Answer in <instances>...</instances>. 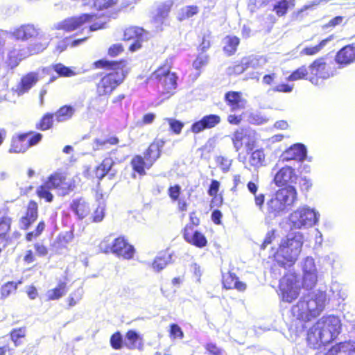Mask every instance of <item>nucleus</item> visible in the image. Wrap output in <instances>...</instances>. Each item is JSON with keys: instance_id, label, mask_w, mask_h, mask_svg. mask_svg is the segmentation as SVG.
Segmentation results:
<instances>
[{"instance_id": "473e14b6", "label": "nucleus", "mask_w": 355, "mask_h": 355, "mask_svg": "<svg viewBox=\"0 0 355 355\" xmlns=\"http://www.w3.org/2000/svg\"><path fill=\"white\" fill-rule=\"evenodd\" d=\"M67 292V284L64 282H60L55 288L46 291V297L49 301L57 300L65 295Z\"/></svg>"}, {"instance_id": "5fc2aeb1", "label": "nucleus", "mask_w": 355, "mask_h": 355, "mask_svg": "<svg viewBox=\"0 0 355 355\" xmlns=\"http://www.w3.org/2000/svg\"><path fill=\"white\" fill-rule=\"evenodd\" d=\"M288 8V2L286 0H282L274 6V10L279 17L284 15Z\"/></svg>"}, {"instance_id": "aec40b11", "label": "nucleus", "mask_w": 355, "mask_h": 355, "mask_svg": "<svg viewBox=\"0 0 355 355\" xmlns=\"http://www.w3.org/2000/svg\"><path fill=\"white\" fill-rule=\"evenodd\" d=\"M184 238L188 242L198 248L205 247L207 245L205 236L198 231L193 232L191 225H187L184 231Z\"/></svg>"}, {"instance_id": "6e6d98bb", "label": "nucleus", "mask_w": 355, "mask_h": 355, "mask_svg": "<svg viewBox=\"0 0 355 355\" xmlns=\"http://www.w3.org/2000/svg\"><path fill=\"white\" fill-rule=\"evenodd\" d=\"M110 345L112 348L119 349L123 346V337L120 332H116L110 338Z\"/></svg>"}, {"instance_id": "79ce46f5", "label": "nucleus", "mask_w": 355, "mask_h": 355, "mask_svg": "<svg viewBox=\"0 0 355 355\" xmlns=\"http://www.w3.org/2000/svg\"><path fill=\"white\" fill-rule=\"evenodd\" d=\"M199 10L196 6H189L180 9L178 18L180 21L190 18L198 12Z\"/></svg>"}, {"instance_id": "412c9836", "label": "nucleus", "mask_w": 355, "mask_h": 355, "mask_svg": "<svg viewBox=\"0 0 355 355\" xmlns=\"http://www.w3.org/2000/svg\"><path fill=\"white\" fill-rule=\"evenodd\" d=\"M172 6L173 2L171 1L161 3L157 6L153 16V20L157 27L164 24L168 16Z\"/></svg>"}, {"instance_id": "a18cd8bd", "label": "nucleus", "mask_w": 355, "mask_h": 355, "mask_svg": "<svg viewBox=\"0 0 355 355\" xmlns=\"http://www.w3.org/2000/svg\"><path fill=\"white\" fill-rule=\"evenodd\" d=\"M50 189H52L49 187H47L44 183L43 185L40 186L37 189V194L40 198H44L46 202H51L53 198V196L49 191Z\"/></svg>"}, {"instance_id": "bb28decb", "label": "nucleus", "mask_w": 355, "mask_h": 355, "mask_svg": "<svg viewBox=\"0 0 355 355\" xmlns=\"http://www.w3.org/2000/svg\"><path fill=\"white\" fill-rule=\"evenodd\" d=\"M71 208L80 219L87 216L91 211L89 203L83 198L73 200Z\"/></svg>"}, {"instance_id": "603ef678", "label": "nucleus", "mask_w": 355, "mask_h": 355, "mask_svg": "<svg viewBox=\"0 0 355 355\" xmlns=\"http://www.w3.org/2000/svg\"><path fill=\"white\" fill-rule=\"evenodd\" d=\"M308 74V70L305 66H302L294 71L288 77V80L295 81L305 78Z\"/></svg>"}, {"instance_id": "680f3d73", "label": "nucleus", "mask_w": 355, "mask_h": 355, "mask_svg": "<svg viewBox=\"0 0 355 355\" xmlns=\"http://www.w3.org/2000/svg\"><path fill=\"white\" fill-rule=\"evenodd\" d=\"M10 218L7 216L0 218V237L4 236L10 230Z\"/></svg>"}, {"instance_id": "09e8293b", "label": "nucleus", "mask_w": 355, "mask_h": 355, "mask_svg": "<svg viewBox=\"0 0 355 355\" xmlns=\"http://www.w3.org/2000/svg\"><path fill=\"white\" fill-rule=\"evenodd\" d=\"M238 277L234 273L228 272L223 275V284L225 288L232 289Z\"/></svg>"}, {"instance_id": "338daca9", "label": "nucleus", "mask_w": 355, "mask_h": 355, "mask_svg": "<svg viewBox=\"0 0 355 355\" xmlns=\"http://www.w3.org/2000/svg\"><path fill=\"white\" fill-rule=\"evenodd\" d=\"M171 336L175 338H180L182 339L184 337L183 331L181 328L176 324H172L171 325L170 330Z\"/></svg>"}, {"instance_id": "ea45409f", "label": "nucleus", "mask_w": 355, "mask_h": 355, "mask_svg": "<svg viewBox=\"0 0 355 355\" xmlns=\"http://www.w3.org/2000/svg\"><path fill=\"white\" fill-rule=\"evenodd\" d=\"M239 39L236 36H227L224 39V51L229 55H232L236 51Z\"/></svg>"}, {"instance_id": "f3484780", "label": "nucleus", "mask_w": 355, "mask_h": 355, "mask_svg": "<svg viewBox=\"0 0 355 355\" xmlns=\"http://www.w3.org/2000/svg\"><path fill=\"white\" fill-rule=\"evenodd\" d=\"M297 179L295 169L291 166H284L279 168L274 177V182L278 186H284L288 182H294Z\"/></svg>"}, {"instance_id": "39448f33", "label": "nucleus", "mask_w": 355, "mask_h": 355, "mask_svg": "<svg viewBox=\"0 0 355 355\" xmlns=\"http://www.w3.org/2000/svg\"><path fill=\"white\" fill-rule=\"evenodd\" d=\"M297 277L294 274L286 275L279 282V291L282 300L291 302L300 293Z\"/></svg>"}, {"instance_id": "2eb2a0df", "label": "nucleus", "mask_w": 355, "mask_h": 355, "mask_svg": "<svg viewBox=\"0 0 355 355\" xmlns=\"http://www.w3.org/2000/svg\"><path fill=\"white\" fill-rule=\"evenodd\" d=\"M306 340L308 345L313 349H318L322 345L329 343L323 337V331L318 321L309 329Z\"/></svg>"}, {"instance_id": "58836bf2", "label": "nucleus", "mask_w": 355, "mask_h": 355, "mask_svg": "<svg viewBox=\"0 0 355 355\" xmlns=\"http://www.w3.org/2000/svg\"><path fill=\"white\" fill-rule=\"evenodd\" d=\"M334 39V35H331L324 40H322L318 45L311 47H305L301 51V54L313 55L320 52L329 42Z\"/></svg>"}, {"instance_id": "4468645a", "label": "nucleus", "mask_w": 355, "mask_h": 355, "mask_svg": "<svg viewBox=\"0 0 355 355\" xmlns=\"http://www.w3.org/2000/svg\"><path fill=\"white\" fill-rule=\"evenodd\" d=\"M110 248H107L105 252L108 251ZM111 251L119 257H122L126 259H130L135 254V248L130 245L123 238L119 237L114 239V243L110 248Z\"/></svg>"}, {"instance_id": "20e7f679", "label": "nucleus", "mask_w": 355, "mask_h": 355, "mask_svg": "<svg viewBox=\"0 0 355 355\" xmlns=\"http://www.w3.org/2000/svg\"><path fill=\"white\" fill-rule=\"evenodd\" d=\"M320 216L317 210L303 205L289 215V225L292 229H308L318 223Z\"/></svg>"}, {"instance_id": "69168bd1", "label": "nucleus", "mask_w": 355, "mask_h": 355, "mask_svg": "<svg viewBox=\"0 0 355 355\" xmlns=\"http://www.w3.org/2000/svg\"><path fill=\"white\" fill-rule=\"evenodd\" d=\"M208 62V57L207 55L201 54L194 60L193 66L196 69H199L202 66H205Z\"/></svg>"}, {"instance_id": "6e6552de", "label": "nucleus", "mask_w": 355, "mask_h": 355, "mask_svg": "<svg viewBox=\"0 0 355 355\" xmlns=\"http://www.w3.org/2000/svg\"><path fill=\"white\" fill-rule=\"evenodd\" d=\"M303 272L302 286L309 290L312 289L318 282V271L315 261L312 257H306L301 263Z\"/></svg>"}, {"instance_id": "bf43d9fd", "label": "nucleus", "mask_w": 355, "mask_h": 355, "mask_svg": "<svg viewBox=\"0 0 355 355\" xmlns=\"http://www.w3.org/2000/svg\"><path fill=\"white\" fill-rule=\"evenodd\" d=\"M216 162L218 166L224 171L227 172L229 171L230 166L232 165V159L223 156H218L216 158Z\"/></svg>"}, {"instance_id": "864d4df0", "label": "nucleus", "mask_w": 355, "mask_h": 355, "mask_svg": "<svg viewBox=\"0 0 355 355\" xmlns=\"http://www.w3.org/2000/svg\"><path fill=\"white\" fill-rule=\"evenodd\" d=\"M118 2V0H96L94 6L98 10H104L112 8Z\"/></svg>"}, {"instance_id": "4d7b16f0", "label": "nucleus", "mask_w": 355, "mask_h": 355, "mask_svg": "<svg viewBox=\"0 0 355 355\" xmlns=\"http://www.w3.org/2000/svg\"><path fill=\"white\" fill-rule=\"evenodd\" d=\"M53 117H55L54 114H45L40 123V128L42 130H46L49 129L53 124Z\"/></svg>"}, {"instance_id": "e2e57ef3", "label": "nucleus", "mask_w": 355, "mask_h": 355, "mask_svg": "<svg viewBox=\"0 0 355 355\" xmlns=\"http://www.w3.org/2000/svg\"><path fill=\"white\" fill-rule=\"evenodd\" d=\"M105 217V206L99 205L92 215V221L98 223L103 220Z\"/></svg>"}, {"instance_id": "2f4dec72", "label": "nucleus", "mask_w": 355, "mask_h": 355, "mask_svg": "<svg viewBox=\"0 0 355 355\" xmlns=\"http://www.w3.org/2000/svg\"><path fill=\"white\" fill-rule=\"evenodd\" d=\"M286 208L282 204V202L277 198V196L275 195L274 198H272L267 202V212L272 217H275L284 212Z\"/></svg>"}, {"instance_id": "cd10ccee", "label": "nucleus", "mask_w": 355, "mask_h": 355, "mask_svg": "<svg viewBox=\"0 0 355 355\" xmlns=\"http://www.w3.org/2000/svg\"><path fill=\"white\" fill-rule=\"evenodd\" d=\"M227 104L232 111L243 109L245 107V101L241 98V94L238 92H228L225 96Z\"/></svg>"}, {"instance_id": "b1692460", "label": "nucleus", "mask_w": 355, "mask_h": 355, "mask_svg": "<svg viewBox=\"0 0 355 355\" xmlns=\"http://www.w3.org/2000/svg\"><path fill=\"white\" fill-rule=\"evenodd\" d=\"M284 159L286 160L303 161L306 156V149L302 144H297L288 148L284 155Z\"/></svg>"}, {"instance_id": "7ed1b4c3", "label": "nucleus", "mask_w": 355, "mask_h": 355, "mask_svg": "<svg viewBox=\"0 0 355 355\" xmlns=\"http://www.w3.org/2000/svg\"><path fill=\"white\" fill-rule=\"evenodd\" d=\"M98 67H110L114 70L103 76L96 85V93L98 96H110L112 92L123 81L125 73L121 67V64L107 60L97 62Z\"/></svg>"}, {"instance_id": "9b49d317", "label": "nucleus", "mask_w": 355, "mask_h": 355, "mask_svg": "<svg viewBox=\"0 0 355 355\" xmlns=\"http://www.w3.org/2000/svg\"><path fill=\"white\" fill-rule=\"evenodd\" d=\"M96 17L94 15L83 14L78 17H73L66 19L53 26V28L64 30L66 32H71L80 27L85 23L91 21Z\"/></svg>"}, {"instance_id": "0e129e2a", "label": "nucleus", "mask_w": 355, "mask_h": 355, "mask_svg": "<svg viewBox=\"0 0 355 355\" xmlns=\"http://www.w3.org/2000/svg\"><path fill=\"white\" fill-rule=\"evenodd\" d=\"M166 120L168 122V124L170 125V128L175 133V134H180L184 124L180 121H178L174 119H169L167 118Z\"/></svg>"}, {"instance_id": "f8f14e48", "label": "nucleus", "mask_w": 355, "mask_h": 355, "mask_svg": "<svg viewBox=\"0 0 355 355\" xmlns=\"http://www.w3.org/2000/svg\"><path fill=\"white\" fill-rule=\"evenodd\" d=\"M9 35L15 39L26 41L41 35L40 29L31 24L21 25L9 31Z\"/></svg>"}, {"instance_id": "9d476101", "label": "nucleus", "mask_w": 355, "mask_h": 355, "mask_svg": "<svg viewBox=\"0 0 355 355\" xmlns=\"http://www.w3.org/2000/svg\"><path fill=\"white\" fill-rule=\"evenodd\" d=\"M153 76L159 80L166 93H171L175 89L178 77L175 73L170 72L169 67H160L154 73Z\"/></svg>"}, {"instance_id": "3c124183", "label": "nucleus", "mask_w": 355, "mask_h": 355, "mask_svg": "<svg viewBox=\"0 0 355 355\" xmlns=\"http://www.w3.org/2000/svg\"><path fill=\"white\" fill-rule=\"evenodd\" d=\"M248 121L254 125H262L267 123L268 119L259 112H252L250 114Z\"/></svg>"}, {"instance_id": "f704fd0d", "label": "nucleus", "mask_w": 355, "mask_h": 355, "mask_svg": "<svg viewBox=\"0 0 355 355\" xmlns=\"http://www.w3.org/2000/svg\"><path fill=\"white\" fill-rule=\"evenodd\" d=\"M118 142L119 139L116 137L98 138L94 141L92 147L94 150H108L110 146L116 145Z\"/></svg>"}, {"instance_id": "c03bdc74", "label": "nucleus", "mask_w": 355, "mask_h": 355, "mask_svg": "<svg viewBox=\"0 0 355 355\" xmlns=\"http://www.w3.org/2000/svg\"><path fill=\"white\" fill-rule=\"evenodd\" d=\"M17 283L14 282H8L3 284L1 287V299L5 300L12 293H14L17 289Z\"/></svg>"}, {"instance_id": "49530a36", "label": "nucleus", "mask_w": 355, "mask_h": 355, "mask_svg": "<svg viewBox=\"0 0 355 355\" xmlns=\"http://www.w3.org/2000/svg\"><path fill=\"white\" fill-rule=\"evenodd\" d=\"M53 69L60 76L71 77L75 76L76 73L70 68L58 63L52 66Z\"/></svg>"}, {"instance_id": "5701e85b", "label": "nucleus", "mask_w": 355, "mask_h": 355, "mask_svg": "<svg viewBox=\"0 0 355 355\" xmlns=\"http://www.w3.org/2000/svg\"><path fill=\"white\" fill-rule=\"evenodd\" d=\"M164 145V141L156 140L149 146L144 155L145 160L149 162L147 164L148 166H152L153 164L159 157L161 149Z\"/></svg>"}, {"instance_id": "37998d69", "label": "nucleus", "mask_w": 355, "mask_h": 355, "mask_svg": "<svg viewBox=\"0 0 355 355\" xmlns=\"http://www.w3.org/2000/svg\"><path fill=\"white\" fill-rule=\"evenodd\" d=\"M331 292L334 297L338 300H345L347 297L346 290L343 286L338 282L332 283L331 286Z\"/></svg>"}, {"instance_id": "dca6fc26", "label": "nucleus", "mask_w": 355, "mask_h": 355, "mask_svg": "<svg viewBox=\"0 0 355 355\" xmlns=\"http://www.w3.org/2000/svg\"><path fill=\"white\" fill-rule=\"evenodd\" d=\"M220 117L217 114L204 116L200 121L195 122L191 128L194 133H199L205 129H211L220 123Z\"/></svg>"}, {"instance_id": "ddd939ff", "label": "nucleus", "mask_w": 355, "mask_h": 355, "mask_svg": "<svg viewBox=\"0 0 355 355\" xmlns=\"http://www.w3.org/2000/svg\"><path fill=\"white\" fill-rule=\"evenodd\" d=\"M144 30L139 27H130L124 31L123 40L132 42L129 45V50L135 52L141 47L144 40Z\"/></svg>"}, {"instance_id": "1a4fd4ad", "label": "nucleus", "mask_w": 355, "mask_h": 355, "mask_svg": "<svg viewBox=\"0 0 355 355\" xmlns=\"http://www.w3.org/2000/svg\"><path fill=\"white\" fill-rule=\"evenodd\" d=\"M309 70L311 76L309 78L310 82L313 84H318V78L327 79L331 76H334L336 73L335 71L327 65L322 58L315 60L309 67Z\"/></svg>"}, {"instance_id": "c756f323", "label": "nucleus", "mask_w": 355, "mask_h": 355, "mask_svg": "<svg viewBox=\"0 0 355 355\" xmlns=\"http://www.w3.org/2000/svg\"><path fill=\"white\" fill-rule=\"evenodd\" d=\"M171 254L167 252L159 253L152 263V268L155 272H159L163 270L168 264L171 262Z\"/></svg>"}, {"instance_id": "a19ab883", "label": "nucleus", "mask_w": 355, "mask_h": 355, "mask_svg": "<svg viewBox=\"0 0 355 355\" xmlns=\"http://www.w3.org/2000/svg\"><path fill=\"white\" fill-rule=\"evenodd\" d=\"M144 159L142 157L138 155L135 157L131 162L134 171L141 175H145V168H150L151 167L147 166L149 162Z\"/></svg>"}, {"instance_id": "6ab92c4d", "label": "nucleus", "mask_w": 355, "mask_h": 355, "mask_svg": "<svg viewBox=\"0 0 355 355\" xmlns=\"http://www.w3.org/2000/svg\"><path fill=\"white\" fill-rule=\"evenodd\" d=\"M275 195L286 208L292 206L297 200V193L293 186H288L279 189Z\"/></svg>"}, {"instance_id": "423d86ee", "label": "nucleus", "mask_w": 355, "mask_h": 355, "mask_svg": "<svg viewBox=\"0 0 355 355\" xmlns=\"http://www.w3.org/2000/svg\"><path fill=\"white\" fill-rule=\"evenodd\" d=\"M232 141L236 152H239L244 146L247 153L253 150L255 146L256 133L250 130L237 129L232 135Z\"/></svg>"}, {"instance_id": "a878e982", "label": "nucleus", "mask_w": 355, "mask_h": 355, "mask_svg": "<svg viewBox=\"0 0 355 355\" xmlns=\"http://www.w3.org/2000/svg\"><path fill=\"white\" fill-rule=\"evenodd\" d=\"M37 81L38 74L37 73L31 72L24 76L17 88L18 95H22L27 92Z\"/></svg>"}, {"instance_id": "f03ea898", "label": "nucleus", "mask_w": 355, "mask_h": 355, "mask_svg": "<svg viewBox=\"0 0 355 355\" xmlns=\"http://www.w3.org/2000/svg\"><path fill=\"white\" fill-rule=\"evenodd\" d=\"M303 241L300 233L289 234L283 239L275 254V260L282 267L293 266L301 252Z\"/></svg>"}, {"instance_id": "e433bc0d", "label": "nucleus", "mask_w": 355, "mask_h": 355, "mask_svg": "<svg viewBox=\"0 0 355 355\" xmlns=\"http://www.w3.org/2000/svg\"><path fill=\"white\" fill-rule=\"evenodd\" d=\"M74 112L75 109L72 106L64 105L54 114V116L58 122H64L70 119Z\"/></svg>"}, {"instance_id": "393cba45", "label": "nucleus", "mask_w": 355, "mask_h": 355, "mask_svg": "<svg viewBox=\"0 0 355 355\" xmlns=\"http://www.w3.org/2000/svg\"><path fill=\"white\" fill-rule=\"evenodd\" d=\"M324 355H355V343H340L333 346Z\"/></svg>"}, {"instance_id": "052dcab7", "label": "nucleus", "mask_w": 355, "mask_h": 355, "mask_svg": "<svg viewBox=\"0 0 355 355\" xmlns=\"http://www.w3.org/2000/svg\"><path fill=\"white\" fill-rule=\"evenodd\" d=\"M26 331L23 328L15 329L10 332L11 340L14 342L16 347L20 345L18 340L25 336Z\"/></svg>"}, {"instance_id": "c85d7f7f", "label": "nucleus", "mask_w": 355, "mask_h": 355, "mask_svg": "<svg viewBox=\"0 0 355 355\" xmlns=\"http://www.w3.org/2000/svg\"><path fill=\"white\" fill-rule=\"evenodd\" d=\"M9 31L0 29V78H4L8 71V67L4 62V45Z\"/></svg>"}, {"instance_id": "4c0bfd02", "label": "nucleus", "mask_w": 355, "mask_h": 355, "mask_svg": "<svg viewBox=\"0 0 355 355\" xmlns=\"http://www.w3.org/2000/svg\"><path fill=\"white\" fill-rule=\"evenodd\" d=\"M26 139H27L26 134L21 135L17 139H13L9 151L15 153H24L28 148V145L25 142Z\"/></svg>"}, {"instance_id": "4be33fe9", "label": "nucleus", "mask_w": 355, "mask_h": 355, "mask_svg": "<svg viewBox=\"0 0 355 355\" xmlns=\"http://www.w3.org/2000/svg\"><path fill=\"white\" fill-rule=\"evenodd\" d=\"M355 60V46L347 45L342 48L336 54V61L343 66L348 65Z\"/></svg>"}, {"instance_id": "72a5a7b5", "label": "nucleus", "mask_w": 355, "mask_h": 355, "mask_svg": "<svg viewBox=\"0 0 355 355\" xmlns=\"http://www.w3.org/2000/svg\"><path fill=\"white\" fill-rule=\"evenodd\" d=\"M249 164L254 168H259L266 165V155L263 149L253 151L249 158Z\"/></svg>"}, {"instance_id": "de8ad7c7", "label": "nucleus", "mask_w": 355, "mask_h": 355, "mask_svg": "<svg viewBox=\"0 0 355 355\" xmlns=\"http://www.w3.org/2000/svg\"><path fill=\"white\" fill-rule=\"evenodd\" d=\"M84 291L83 288L80 287L72 292L68 297V303L70 307L76 305L82 299Z\"/></svg>"}, {"instance_id": "c9c22d12", "label": "nucleus", "mask_w": 355, "mask_h": 355, "mask_svg": "<svg viewBox=\"0 0 355 355\" xmlns=\"http://www.w3.org/2000/svg\"><path fill=\"white\" fill-rule=\"evenodd\" d=\"M139 335L134 330H129L125 336L124 345L129 349L139 348L141 345Z\"/></svg>"}, {"instance_id": "0eeeda50", "label": "nucleus", "mask_w": 355, "mask_h": 355, "mask_svg": "<svg viewBox=\"0 0 355 355\" xmlns=\"http://www.w3.org/2000/svg\"><path fill=\"white\" fill-rule=\"evenodd\" d=\"M318 321L323 331V337L329 343L340 334L342 324L338 317L331 315L324 316Z\"/></svg>"}, {"instance_id": "a211bd4d", "label": "nucleus", "mask_w": 355, "mask_h": 355, "mask_svg": "<svg viewBox=\"0 0 355 355\" xmlns=\"http://www.w3.org/2000/svg\"><path fill=\"white\" fill-rule=\"evenodd\" d=\"M266 63V60L263 57L253 55L249 56L242 59L241 64L235 67V71L237 73H242L249 68L255 69H260L262 68Z\"/></svg>"}, {"instance_id": "7c9ffc66", "label": "nucleus", "mask_w": 355, "mask_h": 355, "mask_svg": "<svg viewBox=\"0 0 355 355\" xmlns=\"http://www.w3.org/2000/svg\"><path fill=\"white\" fill-rule=\"evenodd\" d=\"M47 187L53 189H65L69 187V184L66 182V178L61 174L55 173L51 175L45 182Z\"/></svg>"}, {"instance_id": "8fccbe9b", "label": "nucleus", "mask_w": 355, "mask_h": 355, "mask_svg": "<svg viewBox=\"0 0 355 355\" xmlns=\"http://www.w3.org/2000/svg\"><path fill=\"white\" fill-rule=\"evenodd\" d=\"M51 38L49 36L45 37L43 42L40 43H35L29 47V50L31 54L38 53L46 49L49 44Z\"/></svg>"}, {"instance_id": "f257e3e1", "label": "nucleus", "mask_w": 355, "mask_h": 355, "mask_svg": "<svg viewBox=\"0 0 355 355\" xmlns=\"http://www.w3.org/2000/svg\"><path fill=\"white\" fill-rule=\"evenodd\" d=\"M327 300L326 293L315 291L303 295L292 307V314L297 319L307 322L318 317L324 310Z\"/></svg>"}, {"instance_id": "13d9d810", "label": "nucleus", "mask_w": 355, "mask_h": 355, "mask_svg": "<svg viewBox=\"0 0 355 355\" xmlns=\"http://www.w3.org/2000/svg\"><path fill=\"white\" fill-rule=\"evenodd\" d=\"M26 216L28 218H31V220L35 221L37 218V205L34 201H31L28 203Z\"/></svg>"}, {"instance_id": "774afa93", "label": "nucleus", "mask_w": 355, "mask_h": 355, "mask_svg": "<svg viewBox=\"0 0 355 355\" xmlns=\"http://www.w3.org/2000/svg\"><path fill=\"white\" fill-rule=\"evenodd\" d=\"M181 187L176 184L173 187H170L168 189V195L172 200L175 201L178 200L180 194Z\"/></svg>"}]
</instances>
